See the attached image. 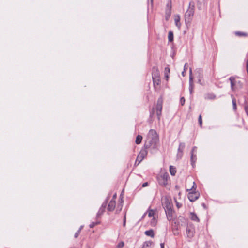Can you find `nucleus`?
<instances>
[{
    "instance_id": "obj_1",
    "label": "nucleus",
    "mask_w": 248,
    "mask_h": 248,
    "mask_svg": "<svg viewBox=\"0 0 248 248\" xmlns=\"http://www.w3.org/2000/svg\"><path fill=\"white\" fill-rule=\"evenodd\" d=\"M158 141V136L156 131L153 129H151L148 134L147 140L144 144V148H155Z\"/></svg>"
},
{
    "instance_id": "obj_2",
    "label": "nucleus",
    "mask_w": 248,
    "mask_h": 248,
    "mask_svg": "<svg viewBox=\"0 0 248 248\" xmlns=\"http://www.w3.org/2000/svg\"><path fill=\"white\" fill-rule=\"evenodd\" d=\"M195 11V4L193 1H190L189 3V7L185 14V18L186 21L190 22L193 16Z\"/></svg>"
},
{
    "instance_id": "obj_3",
    "label": "nucleus",
    "mask_w": 248,
    "mask_h": 248,
    "mask_svg": "<svg viewBox=\"0 0 248 248\" xmlns=\"http://www.w3.org/2000/svg\"><path fill=\"white\" fill-rule=\"evenodd\" d=\"M169 175L167 172L162 173L157 177V180L159 185L166 186L168 183Z\"/></svg>"
},
{
    "instance_id": "obj_4",
    "label": "nucleus",
    "mask_w": 248,
    "mask_h": 248,
    "mask_svg": "<svg viewBox=\"0 0 248 248\" xmlns=\"http://www.w3.org/2000/svg\"><path fill=\"white\" fill-rule=\"evenodd\" d=\"M147 148L142 149L137 157L135 164H139L147 155Z\"/></svg>"
},
{
    "instance_id": "obj_5",
    "label": "nucleus",
    "mask_w": 248,
    "mask_h": 248,
    "mask_svg": "<svg viewBox=\"0 0 248 248\" xmlns=\"http://www.w3.org/2000/svg\"><path fill=\"white\" fill-rule=\"evenodd\" d=\"M162 109V100L161 98H159L157 103L156 105V114L158 116V119H160V117L161 115V111Z\"/></svg>"
},
{
    "instance_id": "obj_6",
    "label": "nucleus",
    "mask_w": 248,
    "mask_h": 248,
    "mask_svg": "<svg viewBox=\"0 0 248 248\" xmlns=\"http://www.w3.org/2000/svg\"><path fill=\"white\" fill-rule=\"evenodd\" d=\"M200 194L198 192H189L188 194V198L191 202H194L199 198Z\"/></svg>"
},
{
    "instance_id": "obj_7",
    "label": "nucleus",
    "mask_w": 248,
    "mask_h": 248,
    "mask_svg": "<svg viewBox=\"0 0 248 248\" xmlns=\"http://www.w3.org/2000/svg\"><path fill=\"white\" fill-rule=\"evenodd\" d=\"M167 218L168 220L171 221L174 218V211L173 209L165 211Z\"/></svg>"
},
{
    "instance_id": "obj_8",
    "label": "nucleus",
    "mask_w": 248,
    "mask_h": 248,
    "mask_svg": "<svg viewBox=\"0 0 248 248\" xmlns=\"http://www.w3.org/2000/svg\"><path fill=\"white\" fill-rule=\"evenodd\" d=\"M107 203L106 202H104L101 206L100 207L99 211H98L97 214H96V217L97 218H99L101 217V216L103 214V213L105 211Z\"/></svg>"
},
{
    "instance_id": "obj_9",
    "label": "nucleus",
    "mask_w": 248,
    "mask_h": 248,
    "mask_svg": "<svg viewBox=\"0 0 248 248\" xmlns=\"http://www.w3.org/2000/svg\"><path fill=\"white\" fill-rule=\"evenodd\" d=\"M116 206V201L113 199H111V200L109 202L108 210L109 211H112L114 210Z\"/></svg>"
},
{
    "instance_id": "obj_10",
    "label": "nucleus",
    "mask_w": 248,
    "mask_h": 248,
    "mask_svg": "<svg viewBox=\"0 0 248 248\" xmlns=\"http://www.w3.org/2000/svg\"><path fill=\"white\" fill-rule=\"evenodd\" d=\"M152 78H160L159 71L158 69L155 67H153L152 72Z\"/></svg>"
},
{
    "instance_id": "obj_11",
    "label": "nucleus",
    "mask_w": 248,
    "mask_h": 248,
    "mask_svg": "<svg viewBox=\"0 0 248 248\" xmlns=\"http://www.w3.org/2000/svg\"><path fill=\"white\" fill-rule=\"evenodd\" d=\"M153 81L154 87L155 91L158 89V86L160 84L161 81L160 78H152Z\"/></svg>"
},
{
    "instance_id": "obj_12",
    "label": "nucleus",
    "mask_w": 248,
    "mask_h": 248,
    "mask_svg": "<svg viewBox=\"0 0 248 248\" xmlns=\"http://www.w3.org/2000/svg\"><path fill=\"white\" fill-rule=\"evenodd\" d=\"M172 204L168 200L165 201L164 204V208L165 211L172 209Z\"/></svg>"
},
{
    "instance_id": "obj_13",
    "label": "nucleus",
    "mask_w": 248,
    "mask_h": 248,
    "mask_svg": "<svg viewBox=\"0 0 248 248\" xmlns=\"http://www.w3.org/2000/svg\"><path fill=\"white\" fill-rule=\"evenodd\" d=\"M190 217L192 220L196 221L197 222L200 221V220H199V218L198 217L197 215L193 212H190Z\"/></svg>"
},
{
    "instance_id": "obj_14",
    "label": "nucleus",
    "mask_w": 248,
    "mask_h": 248,
    "mask_svg": "<svg viewBox=\"0 0 248 248\" xmlns=\"http://www.w3.org/2000/svg\"><path fill=\"white\" fill-rule=\"evenodd\" d=\"M194 88V85L193 83V78L190 76L189 78V92L191 94L192 93L193 90Z\"/></svg>"
},
{
    "instance_id": "obj_15",
    "label": "nucleus",
    "mask_w": 248,
    "mask_h": 248,
    "mask_svg": "<svg viewBox=\"0 0 248 248\" xmlns=\"http://www.w3.org/2000/svg\"><path fill=\"white\" fill-rule=\"evenodd\" d=\"M174 20H175V25L177 27H178V28H180V27H181V24L180 23V16L179 15H177L175 16V19H174Z\"/></svg>"
},
{
    "instance_id": "obj_16",
    "label": "nucleus",
    "mask_w": 248,
    "mask_h": 248,
    "mask_svg": "<svg viewBox=\"0 0 248 248\" xmlns=\"http://www.w3.org/2000/svg\"><path fill=\"white\" fill-rule=\"evenodd\" d=\"M190 158L191 164L193 166H194L195 163L196 162V161L197 160L196 154H194L193 153H191Z\"/></svg>"
},
{
    "instance_id": "obj_17",
    "label": "nucleus",
    "mask_w": 248,
    "mask_h": 248,
    "mask_svg": "<svg viewBox=\"0 0 248 248\" xmlns=\"http://www.w3.org/2000/svg\"><path fill=\"white\" fill-rule=\"evenodd\" d=\"M170 172L171 175L174 176L176 173V168L173 166H170Z\"/></svg>"
},
{
    "instance_id": "obj_18",
    "label": "nucleus",
    "mask_w": 248,
    "mask_h": 248,
    "mask_svg": "<svg viewBox=\"0 0 248 248\" xmlns=\"http://www.w3.org/2000/svg\"><path fill=\"white\" fill-rule=\"evenodd\" d=\"M145 234L148 236H150L151 237H154V231L153 230H147V231H146L145 232Z\"/></svg>"
},
{
    "instance_id": "obj_19",
    "label": "nucleus",
    "mask_w": 248,
    "mask_h": 248,
    "mask_svg": "<svg viewBox=\"0 0 248 248\" xmlns=\"http://www.w3.org/2000/svg\"><path fill=\"white\" fill-rule=\"evenodd\" d=\"M185 147V144L183 142H181L179 144V148L178 149V152H182L183 153V150Z\"/></svg>"
},
{
    "instance_id": "obj_20",
    "label": "nucleus",
    "mask_w": 248,
    "mask_h": 248,
    "mask_svg": "<svg viewBox=\"0 0 248 248\" xmlns=\"http://www.w3.org/2000/svg\"><path fill=\"white\" fill-rule=\"evenodd\" d=\"M229 80L231 81V89L233 90L234 89V87L235 85L234 81L235 78L232 77H230Z\"/></svg>"
},
{
    "instance_id": "obj_21",
    "label": "nucleus",
    "mask_w": 248,
    "mask_h": 248,
    "mask_svg": "<svg viewBox=\"0 0 248 248\" xmlns=\"http://www.w3.org/2000/svg\"><path fill=\"white\" fill-rule=\"evenodd\" d=\"M142 137L141 135H138L136 139L135 142L136 144H139L141 142Z\"/></svg>"
},
{
    "instance_id": "obj_22",
    "label": "nucleus",
    "mask_w": 248,
    "mask_h": 248,
    "mask_svg": "<svg viewBox=\"0 0 248 248\" xmlns=\"http://www.w3.org/2000/svg\"><path fill=\"white\" fill-rule=\"evenodd\" d=\"M232 105H233V109L234 111H236V109H237L236 100L232 96Z\"/></svg>"
},
{
    "instance_id": "obj_23",
    "label": "nucleus",
    "mask_w": 248,
    "mask_h": 248,
    "mask_svg": "<svg viewBox=\"0 0 248 248\" xmlns=\"http://www.w3.org/2000/svg\"><path fill=\"white\" fill-rule=\"evenodd\" d=\"M216 97V96L213 94H207L205 96V98L206 99H214Z\"/></svg>"
},
{
    "instance_id": "obj_24",
    "label": "nucleus",
    "mask_w": 248,
    "mask_h": 248,
    "mask_svg": "<svg viewBox=\"0 0 248 248\" xmlns=\"http://www.w3.org/2000/svg\"><path fill=\"white\" fill-rule=\"evenodd\" d=\"M186 232L188 237H192L193 236V233L192 232H191V230L189 228H186Z\"/></svg>"
},
{
    "instance_id": "obj_25",
    "label": "nucleus",
    "mask_w": 248,
    "mask_h": 248,
    "mask_svg": "<svg viewBox=\"0 0 248 248\" xmlns=\"http://www.w3.org/2000/svg\"><path fill=\"white\" fill-rule=\"evenodd\" d=\"M173 39V34L172 31H170L168 34V39L170 42H171Z\"/></svg>"
},
{
    "instance_id": "obj_26",
    "label": "nucleus",
    "mask_w": 248,
    "mask_h": 248,
    "mask_svg": "<svg viewBox=\"0 0 248 248\" xmlns=\"http://www.w3.org/2000/svg\"><path fill=\"white\" fill-rule=\"evenodd\" d=\"M170 73V68L168 67H166L165 68V75L167 78H168V74Z\"/></svg>"
},
{
    "instance_id": "obj_27",
    "label": "nucleus",
    "mask_w": 248,
    "mask_h": 248,
    "mask_svg": "<svg viewBox=\"0 0 248 248\" xmlns=\"http://www.w3.org/2000/svg\"><path fill=\"white\" fill-rule=\"evenodd\" d=\"M155 211L153 210H150L148 211V216L150 217H154Z\"/></svg>"
},
{
    "instance_id": "obj_28",
    "label": "nucleus",
    "mask_w": 248,
    "mask_h": 248,
    "mask_svg": "<svg viewBox=\"0 0 248 248\" xmlns=\"http://www.w3.org/2000/svg\"><path fill=\"white\" fill-rule=\"evenodd\" d=\"M150 245V243L148 242H145L143 243L141 248H148Z\"/></svg>"
},
{
    "instance_id": "obj_29",
    "label": "nucleus",
    "mask_w": 248,
    "mask_h": 248,
    "mask_svg": "<svg viewBox=\"0 0 248 248\" xmlns=\"http://www.w3.org/2000/svg\"><path fill=\"white\" fill-rule=\"evenodd\" d=\"M124 242L123 241H121L118 244L116 248H123V247L124 246Z\"/></svg>"
},
{
    "instance_id": "obj_30",
    "label": "nucleus",
    "mask_w": 248,
    "mask_h": 248,
    "mask_svg": "<svg viewBox=\"0 0 248 248\" xmlns=\"http://www.w3.org/2000/svg\"><path fill=\"white\" fill-rule=\"evenodd\" d=\"M198 122H199V124L200 126L202 127V118L201 115H200L199 116Z\"/></svg>"
},
{
    "instance_id": "obj_31",
    "label": "nucleus",
    "mask_w": 248,
    "mask_h": 248,
    "mask_svg": "<svg viewBox=\"0 0 248 248\" xmlns=\"http://www.w3.org/2000/svg\"><path fill=\"white\" fill-rule=\"evenodd\" d=\"M151 224L152 226H155L156 224V221L155 219V217H153L152 220L151 222Z\"/></svg>"
},
{
    "instance_id": "obj_32",
    "label": "nucleus",
    "mask_w": 248,
    "mask_h": 248,
    "mask_svg": "<svg viewBox=\"0 0 248 248\" xmlns=\"http://www.w3.org/2000/svg\"><path fill=\"white\" fill-rule=\"evenodd\" d=\"M99 223V222H92V223L90 224V228H93L94 226H95L96 225L98 224Z\"/></svg>"
},
{
    "instance_id": "obj_33",
    "label": "nucleus",
    "mask_w": 248,
    "mask_h": 248,
    "mask_svg": "<svg viewBox=\"0 0 248 248\" xmlns=\"http://www.w3.org/2000/svg\"><path fill=\"white\" fill-rule=\"evenodd\" d=\"M235 34L237 35H238V36H245L246 35V34L244 33V32H235Z\"/></svg>"
},
{
    "instance_id": "obj_34",
    "label": "nucleus",
    "mask_w": 248,
    "mask_h": 248,
    "mask_svg": "<svg viewBox=\"0 0 248 248\" xmlns=\"http://www.w3.org/2000/svg\"><path fill=\"white\" fill-rule=\"evenodd\" d=\"M183 153L182 152H177V157L178 158H181L183 156Z\"/></svg>"
},
{
    "instance_id": "obj_35",
    "label": "nucleus",
    "mask_w": 248,
    "mask_h": 248,
    "mask_svg": "<svg viewBox=\"0 0 248 248\" xmlns=\"http://www.w3.org/2000/svg\"><path fill=\"white\" fill-rule=\"evenodd\" d=\"M196 152H197V147L196 146H194L193 147V148L191 151V153L195 154L196 153Z\"/></svg>"
},
{
    "instance_id": "obj_36",
    "label": "nucleus",
    "mask_w": 248,
    "mask_h": 248,
    "mask_svg": "<svg viewBox=\"0 0 248 248\" xmlns=\"http://www.w3.org/2000/svg\"><path fill=\"white\" fill-rule=\"evenodd\" d=\"M185 99L184 97H181L180 99V103H181V105H184V104H185Z\"/></svg>"
},
{
    "instance_id": "obj_37",
    "label": "nucleus",
    "mask_w": 248,
    "mask_h": 248,
    "mask_svg": "<svg viewBox=\"0 0 248 248\" xmlns=\"http://www.w3.org/2000/svg\"><path fill=\"white\" fill-rule=\"evenodd\" d=\"M80 230H78V232H77L75 233V235H74V237L75 238H77L79 234H80Z\"/></svg>"
},
{
    "instance_id": "obj_38",
    "label": "nucleus",
    "mask_w": 248,
    "mask_h": 248,
    "mask_svg": "<svg viewBox=\"0 0 248 248\" xmlns=\"http://www.w3.org/2000/svg\"><path fill=\"white\" fill-rule=\"evenodd\" d=\"M126 224V214L124 215V220H123V226L125 227Z\"/></svg>"
},
{
    "instance_id": "obj_39",
    "label": "nucleus",
    "mask_w": 248,
    "mask_h": 248,
    "mask_svg": "<svg viewBox=\"0 0 248 248\" xmlns=\"http://www.w3.org/2000/svg\"><path fill=\"white\" fill-rule=\"evenodd\" d=\"M244 108H245V110L246 111V113L247 116H248V105H246L245 106Z\"/></svg>"
},
{
    "instance_id": "obj_40",
    "label": "nucleus",
    "mask_w": 248,
    "mask_h": 248,
    "mask_svg": "<svg viewBox=\"0 0 248 248\" xmlns=\"http://www.w3.org/2000/svg\"><path fill=\"white\" fill-rule=\"evenodd\" d=\"M176 206L177 207L179 208H180L181 206H182V204H180L179 202H178L176 201Z\"/></svg>"
},
{
    "instance_id": "obj_41",
    "label": "nucleus",
    "mask_w": 248,
    "mask_h": 248,
    "mask_svg": "<svg viewBox=\"0 0 248 248\" xmlns=\"http://www.w3.org/2000/svg\"><path fill=\"white\" fill-rule=\"evenodd\" d=\"M148 186V183L147 182H145V183H144L143 184H142V187H145L146 186Z\"/></svg>"
},
{
    "instance_id": "obj_42",
    "label": "nucleus",
    "mask_w": 248,
    "mask_h": 248,
    "mask_svg": "<svg viewBox=\"0 0 248 248\" xmlns=\"http://www.w3.org/2000/svg\"><path fill=\"white\" fill-rule=\"evenodd\" d=\"M116 196H117L116 194V193H115V194L113 195V198H112V199H113V200H115V199H116Z\"/></svg>"
},
{
    "instance_id": "obj_43",
    "label": "nucleus",
    "mask_w": 248,
    "mask_h": 248,
    "mask_svg": "<svg viewBox=\"0 0 248 248\" xmlns=\"http://www.w3.org/2000/svg\"><path fill=\"white\" fill-rule=\"evenodd\" d=\"M160 248H164V243H162L160 244Z\"/></svg>"
},
{
    "instance_id": "obj_44",
    "label": "nucleus",
    "mask_w": 248,
    "mask_h": 248,
    "mask_svg": "<svg viewBox=\"0 0 248 248\" xmlns=\"http://www.w3.org/2000/svg\"><path fill=\"white\" fill-rule=\"evenodd\" d=\"M189 74H190L189 78L190 77V76L192 77V70H191V69H190Z\"/></svg>"
},
{
    "instance_id": "obj_45",
    "label": "nucleus",
    "mask_w": 248,
    "mask_h": 248,
    "mask_svg": "<svg viewBox=\"0 0 248 248\" xmlns=\"http://www.w3.org/2000/svg\"><path fill=\"white\" fill-rule=\"evenodd\" d=\"M186 69H187V64H185L184 65V71H185Z\"/></svg>"
},
{
    "instance_id": "obj_46",
    "label": "nucleus",
    "mask_w": 248,
    "mask_h": 248,
    "mask_svg": "<svg viewBox=\"0 0 248 248\" xmlns=\"http://www.w3.org/2000/svg\"><path fill=\"white\" fill-rule=\"evenodd\" d=\"M185 71H184L183 72H182V74L183 76H185Z\"/></svg>"
},
{
    "instance_id": "obj_47",
    "label": "nucleus",
    "mask_w": 248,
    "mask_h": 248,
    "mask_svg": "<svg viewBox=\"0 0 248 248\" xmlns=\"http://www.w3.org/2000/svg\"><path fill=\"white\" fill-rule=\"evenodd\" d=\"M195 186V183L194 182H193V186H192V188H194Z\"/></svg>"
},
{
    "instance_id": "obj_48",
    "label": "nucleus",
    "mask_w": 248,
    "mask_h": 248,
    "mask_svg": "<svg viewBox=\"0 0 248 248\" xmlns=\"http://www.w3.org/2000/svg\"><path fill=\"white\" fill-rule=\"evenodd\" d=\"M82 226H81L78 230H80V232H81V229H82Z\"/></svg>"
},
{
    "instance_id": "obj_49",
    "label": "nucleus",
    "mask_w": 248,
    "mask_h": 248,
    "mask_svg": "<svg viewBox=\"0 0 248 248\" xmlns=\"http://www.w3.org/2000/svg\"><path fill=\"white\" fill-rule=\"evenodd\" d=\"M146 214V213L144 214V215L142 216V218H143L145 216Z\"/></svg>"
},
{
    "instance_id": "obj_50",
    "label": "nucleus",
    "mask_w": 248,
    "mask_h": 248,
    "mask_svg": "<svg viewBox=\"0 0 248 248\" xmlns=\"http://www.w3.org/2000/svg\"><path fill=\"white\" fill-rule=\"evenodd\" d=\"M122 205H120V209L119 211H120L122 209Z\"/></svg>"
},
{
    "instance_id": "obj_51",
    "label": "nucleus",
    "mask_w": 248,
    "mask_h": 248,
    "mask_svg": "<svg viewBox=\"0 0 248 248\" xmlns=\"http://www.w3.org/2000/svg\"><path fill=\"white\" fill-rule=\"evenodd\" d=\"M193 188H191V189H190V190H191V189H192Z\"/></svg>"
},
{
    "instance_id": "obj_52",
    "label": "nucleus",
    "mask_w": 248,
    "mask_h": 248,
    "mask_svg": "<svg viewBox=\"0 0 248 248\" xmlns=\"http://www.w3.org/2000/svg\"><path fill=\"white\" fill-rule=\"evenodd\" d=\"M193 188H191V189H190V190H191V189H192Z\"/></svg>"
}]
</instances>
